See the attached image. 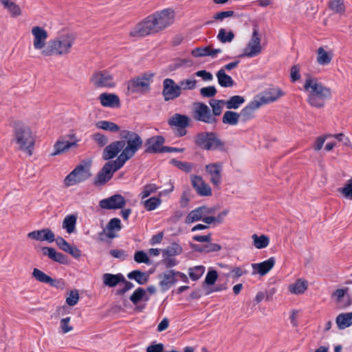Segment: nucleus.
I'll return each instance as SVG.
<instances>
[{
    "instance_id": "nucleus-17",
    "label": "nucleus",
    "mask_w": 352,
    "mask_h": 352,
    "mask_svg": "<svg viewBox=\"0 0 352 352\" xmlns=\"http://www.w3.org/2000/svg\"><path fill=\"white\" fill-rule=\"evenodd\" d=\"M206 170L210 175V182L214 186L218 187L222 181L221 171H222V164L221 163H211L206 166Z\"/></svg>"
},
{
    "instance_id": "nucleus-52",
    "label": "nucleus",
    "mask_w": 352,
    "mask_h": 352,
    "mask_svg": "<svg viewBox=\"0 0 352 352\" xmlns=\"http://www.w3.org/2000/svg\"><path fill=\"white\" fill-rule=\"evenodd\" d=\"M161 202L160 198L152 197L144 201V208L148 211L153 210L160 205Z\"/></svg>"
},
{
    "instance_id": "nucleus-49",
    "label": "nucleus",
    "mask_w": 352,
    "mask_h": 352,
    "mask_svg": "<svg viewBox=\"0 0 352 352\" xmlns=\"http://www.w3.org/2000/svg\"><path fill=\"white\" fill-rule=\"evenodd\" d=\"M329 6L336 13L343 14L345 12L343 0H331L329 1Z\"/></svg>"
},
{
    "instance_id": "nucleus-29",
    "label": "nucleus",
    "mask_w": 352,
    "mask_h": 352,
    "mask_svg": "<svg viewBox=\"0 0 352 352\" xmlns=\"http://www.w3.org/2000/svg\"><path fill=\"white\" fill-rule=\"evenodd\" d=\"M274 264L275 258L274 257H270L269 259L263 262L260 263H254L252 265L254 270H256L258 274L263 276L274 267Z\"/></svg>"
},
{
    "instance_id": "nucleus-54",
    "label": "nucleus",
    "mask_w": 352,
    "mask_h": 352,
    "mask_svg": "<svg viewBox=\"0 0 352 352\" xmlns=\"http://www.w3.org/2000/svg\"><path fill=\"white\" fill-rule=\"evenodd\" d=\"M91 138L100 147L106 146L109 141L108 138L100 133H96L93 134Z\"/></svg>"
},
{
    "instance_id": "nucleus-37",
    "label": "nucleus",
    "mask_w": 352,
    "mask_h": 352,
    "mask_svg": "<svg viewBox=\"0 0 352 352\" xmlns=\"http://www.w3.org/2000/svg\"><path fill=\"white\" fill-rule=\"evenodd\" d=\"M4 8L7 9L12 16L16 17L21 14L20 7L10 0H0Z\"/></svg>"
},
{
    "instance_id": "nucleus-2",
    "label": "nucleus",
    "mask_w": 352,
    "mask_h": 352,
    "mask_svg": "<svg viewBox=\"0 0 352 352\" xmlns=\"http://www.w3.org/2000/svg\"><path fill=\"white\" fill-rule=\"evenodd\" d=\"M303 87L308 92L307 102L312 107L322 108L325 101L331 97V89L323 85L316 78L308 76Z\"/></svg>"
},
{
    "instance_id": "nucleus-48",
    "label": "nucleus",
    "mask_w": 352,
    "mask_h": 352,
    "mask_svg": "<svg viewBox=\"0 0 352 352\" xmlns=\"http://www.w3.org/2000/svg\"><path fill=\"white\" fill-rule=\"evenodd\" d=\"M32 275L33 278L41 283L48 284V282L51 281L50 276L38 268L33 269Z\"/></svg>"
},
{
    "instance_id": "nucleus-55",
    "label": "nucleus",
    "mask_w": 352,
    "mask_h": 352,
    "mask_svg": "<svg viewBox=\"0 0 352 352\" xmlns=\"http://www.w3.org/2000/svg\"><path fill=\"white\" fill-rule=\"evenodd\" d=\"M339 191L346 198L352 199V177L347 181L343 188L339 189Z\"/></svg>"
},
{
    "instance_id": "nucleus-25",
    "label": "nucleus",
    "mask_w": 352,
    "mask_h": 352,
    "mask_svg": "<svg viewBox=\"0 0 352 352\" xmlns=\"http://www.w3.org/2000/svg\"><path fill=\"white\" fill-rule=\"evenodd\" d=\"M100 103L103 107H118L120 102L119 97L114 94L102 93L100 95Z\"/></svg>"
},
{
    "instance_id": "nucleus-28",
    "label": "nucleus",
    "mask_w": 352,
    "mask_h": 352,
    "mask_svg": "<svg viewBox=\"0 0 352 352\" xmlns=\"http://www.w3.org/2000/svg\"><path fill=\"white\" fill-rule=\"evenodd\" d=\"M78 140L69 142L61 140H58L57 142L54 145V152L52 153V155H59L61 153L68 150L69 148L73 146H77Z\"/></svg>"
},
{
    "instance_id": "nucleus-1",
    "label": "nucleus",
    "mask_w": 352,
    "mask_h": 352,
    "mask_svg": "<svg viewBox=\"0 0 352 352\" xmlns=\"http://www.w3.org/2000/svg\"><path fill=\"white\" fill-rule=\"evenodd\" d=\"M174 19V11L170 8L157 11L138 23L130 32V35L144 37L158 33L172 25Z\"/></svg>"
},
{
    "instance_id": "nucleus-38",
    "label": "nucleus",
    "mask_w": 352,
    "mask_h": 352,
    "mask_svg": "<svg viewBox=\"0 0 352 352\" xmlns=\"http://www.w3.org/2000/svg\"><path fill=\"white\" fill-rule=\"evenodd\" d=\"M129 279H134L138 284L144 285L148 280V277L145 272L140 270H133L127 274Z\"/></svg>"
},
{
    "instance_id": "nucleus-64",
    "label": "nucleus",
    "mask_w": 352,
    "mask_h": 352,
    "mask_svg": "<svg viewBox=\"0 0 352 352\" xmlns=\"http://www.w3.org/2000/svg\"><path fill=\"white\" fill-rule=\"evenodd\" d=\"M164 346L162 343L152 344L147 346L146 352H164Z\"/></svg>"
},
{
    "instance_id": "nucleus-6",
    "label": "nucleus",
    "mask_w": 352,
    "mask_h": 352,
    "mask_svg": "<svg viewBox=\"0 0 352 352\" xmlns=\"http://www.w3.org/2000/svg\"><path fill=\"white\" fill-rule=\"evenodd\" d=\"M91 160H83L65 178V184L67 186L85 182L92 175L91 173Z\"/></svg>"
},
{
    "instance_id": "nucleus-53",
    "label": "nucleus",
    "mask_w": 352,
    "mask_h": 352,
    "mask_svg": "<svg viewBox=\"0 0 352 352\" xmlns=\"http://www.w3.org/2000/svg\"><path fill=\"white\" fill-rule=\"evenodd\" d=\"M197 80L195 79H184L179 82L180 91L192 90L196 87Z\"/></svg>"
},
{
    "instance_id": "nucleus-18",
    "label": "nucleus",
    "mask_w": 352,
    "mask_h": 352,
    "mask_svg": "<svg viewBox=\"0 0 352 352\" xmlns=\"http://www.w3.org/2000/svg\"><path fill=\"white\" fill-rule=\"evenodd\" d=\"M191 183L198 195L201 196H210L212 195L211 188L203 180L201 177L192 176Z\"/></svg>"
},
{
    "instance_id": "nucleus-61",
    "label": "nucleus",
    "mask_w": 352,
    "mask_h": 352,
    "mask_svg": "<svg viewBox=\"0 0 352 352\" xmlns=\"http://www.w3.org/2000/svg\"><path fill=\"white\" fill-rule=\"evenodd\" d=\"M79 300V294L77 290L71 291L69 296L67 298L66 302L69 306L76 305Z\"/></svg>"
},
{
    "instance_id": "nucleus-8",
    "label": "nucleus",
    "mask_w": 352,
    "mask_h": 352,
    "mask_svg": "<svg viewBox=\"0 0 352 352\" xmlns=\"http://www.w3.org/2000/svg\"><path fill=\"white\" fill-rule=\"evenodd\" d=\"M192 115L195 120L214 126L218 121L217 118L211 114V109L203 102L194 103Z\"/></svg>"
},
{
    "instance_id": "nucleus-11",
    "label": "nucleus",
    "mask_w": 352,
    "mask_h": 352,
    "mask_svg": "<svg viewBox=\"0 0 352 352\" xmlns=\"http://www.w3.org/2000/svg\"><path fill=\"white\" fill-rule=\"evenodd\" d=\"M285 95V92L278 87H270L265 89L255 99L261 106L276 101Z\"/></svg>"
},
{
    "instance_id": "nucleus-15",
    "label": "nucleus",
    "mask_w": 352,
    "mask_h": 352,
    "mask_svg": "<svg viewBox=\"0 0 352 352\" xmlns=\"http://www.w3.org/2000/svg\"><path fill=\"white\" fill-rule=\"evenodd\" d=\"M125 146V141L117 140L107 145L103 150L102 158L104 160H109L118 155V154L123 151Z\"/></svg>"
},
{
    "instance_id": "nucleus-51",
    "label": "nucleus",
    "mask_w": 352,
    "mask_h": 352,
    "mask_svg": "<svg viewBox=\"0 0 352 352\" xmlns=\"http://www.w3.org/2000/svg\"><path fill=\"white\" fill-rule=\"evenodd\" d=\"M170 163L186 173H190L192 168V164L190 162H182L176 159H172Z\"/></svg>"
},
{
    "instance_id": "nucleus-35",
    "label": "nucleus",
    "mask_w": 352,
    "mask_h": 352,
    "mask_svg": "<svg viewBox=\"0 0 352 352\" xmlns=\"http://www.w3.org/2000/svg\"><path fill=\"white\" fill-rule=\"evenodd\" d=\"M261 45L248 43L240 57H254L261 52Z\"/></svg>"
},
{
    "instance_id": "nucleus-41",
    "label": "nucleus",
    "mask_w": 352,
    "mask_h": 352,
    "mask_svg": "<svg viewBox=\"0 0 352 352\" xmlns=\"http://www.w3.org/2000/svg\"><path fill=\"white\" fill-rule=\"evenodd\" d=\"M182 252V248L177 243H173L168 246L166 249L162 250L163 257L174 256L179 255Z\"/></svg>"
},
{
    "instance_id": "nucleus-60",
    "label": "nucleus",
    "mask_w": 352,
    "mask_h": 352,
    "mask_svg": "<svg viewBox=\"0 0 352 352\" xmlns=\"http://www.w3.org/2000/svg\"><path fill=\"white\" fill-rule=\"evenodd\" d=\"M121 221L118 218L111 219L107 226V229L109 231H119L121 230Z\"/></svg>"
},
{
    "instance_id": "nucleus-3",
    "label": "nucleus",
    "mask_w": 352,
    "mask_h": 352,
    "mask_svg": "<svg viewBox=\"0 0 352 352\" xmlns=\"http://www.w3.org/2000/svg\"><path fill=\"white\" fill-rule=\"evenodd\" d=\"M120 136L125 141V146L118 159L124 164L142 146L143 140L138 133L128 130L121 131Z\"/></svg>"
},
{
    "instance_id": "nucleus-44",
    "label": "nucleus",
    "mask_w": 352,
    "mask_h": 352,
    "mask_svg": "<svg viewBox=\"0 0 352 352\" xmlns=\"http://www.w3.org/2000/svg\"><path fill=\"white\" fill-rule=\"evenodd\" d=\"M245 102V99L241 96H232L229 100H225V105L228 109H236Z\"/></svg>"
},
{
    "instance_id": "nucleus-22",
    "label": "nucleus",
    "mask_w": 352,
    "mask_h": 352,
    "mask_svg": "<svg viewBox=\"0 0 352 352\" xmlns=\"http://www.w3.org/2000/svg\"><path fill=\"white\" fill-rule=\"evenodd\" d=\"M208 140L209 144L207 146V151H219L221 152L227 151L226 142L221 140L216 133L210 132Z\"/></svg>"
},
{
    "instance_id": "nucleus-31",
    "label": "nucleus",
    "mask_w": 352,
    "mask_h": 352,
    "mask_svg": "<svg viewBox=\"0 0 352 352\" xmlns=\"http://www.w3.org/2000/svg\"><path fill=\"white\" fill-rule=\"evenodd\" d=\"M133 305H137L141 300L147 302L150 297L146 294V291L142 287L137 288L129 298Z\"/></svg>"
},
{
    "instance_id": "nucleus-24",
    "label": "nucleus",
    "mask_w": 352,
    "mask_h": 352,
    "mask_svg": "<svg viewBox=\"0 0 352 352\" xmlns=\"http://www.w3.org/2000/svg\"><path fill=\"white\" fill-rule=\"evenodd\" d=\"M190 122V118L188 116L175 113L168 119V124L177 128H186L189 126Z\"/></svg>"
},
{
    "instance_id": "nucleus-58",
    "label": "nucleus",
    "mask_w": 352,
    "mask_h": 352,
    "mask_svg": "<svg viewBox=\"0 0 352 352\" xmlns=\"http://www.w3.org/2000/svg\"><path fill=\"white\" fill-rule=\"evenodd\" d=\"M134 260L135 262L138 263H146L149 264L150 263V259L146 254V252L144 251H137L134 254Z\"/></svg>"
},
{
    "instance_id": "nucleus-56",
    "label": "nucleus",
    "mask_w": 352,
    "mask_h": 352,
    "mask_svg": "<svg viewBox=\"0 0 352 352\" xmlns=\"http://www.w3.org/2000/svg\"><path fill=\"white\" fill-rule=\"evenodd\" d=\"M157 186L154 184H149L146 185L144 187L143 190L140 193L141 199H144L148 197L152 193L155 192L157 190Z\"/></svg>"
},
{
    "instance_id": "nucleus-59",
    "label": "nucleus",
    "mask_w": 352,
    "mask_h": 352,
    "mask_svg": "<svg viewBox=\"0 0 352 352\" xmlns=\"http://www.w3.org/2000/svg\"><path fill=\"white\" fill-rule=\"evenodd\" d=\"M218 278L217 272L214 270H210L206 274L205 278L204 283L206 285H213Z\"/></svg>"
},
{
    "instance_id": "nucleus-21",
    "label": "nucleus",
    "mask_w": 352,
    "mask_h": 352,
    "mask_svg": "<svg viewBox=\"0 0 352 352\" xmlns=\"http://www.w3.org/2000/svg\"><path fill=\"white\" fill-rule=\"evenodd\" d=\"M28 238L36 241H47L48 242H53L55 240V235L54 232L47 228L40 230H35L28 234Z\"/></svg>"
},
{
    "instance_id": "nucleus-62",
    "label": "nucleus",
    "mask_w": 352,
    "mask_h": 352,
    "mask_svg": "<svg viewBox=\"0 0 352 352\" xmlns=\"http://www.w3.org/2000/svg\"><path fill=\"white\" fill-rule=\"evenodd\" d=\"M234 12L232 10L222 11L214 14L213 19L216 21H222L224 19L232 16Z\"/></svg>"
},
{
    "instance_id": "nucleus-33",
    "label": "nucleus",
    "mask_w": 352,
    "mask_h": 352,
    "mask_svg": "<svg viewBox=\"0 0 352 352\" xmlns=\"http://www.w3.org/2000/svg\"><path fill=\"white\" fill-rule=\"evenodd\" d=\"M210 132L198 133L194 138V143L197 146L201 149L207 150V146L209 144V135Z\"/></svg>"
},
{
    "instance_id": "nucleus-39",
    "label": "nucleus",
    "mask_w": 352,
    "mask_h": 352,
    "mask_svg": "<svg viewBox=\"0 0 352 352\" xmlns=\"http://www.w3.org/2000/svg\"><path fill=\"white\" fill-rule=\"evenodd\" d=\"M209 104L211 107V114L214 115V118L221 114L223 110V105L225 104L224 100L212 99L209 100Z\"/></svg>"
},
{
    "instance_id": "nucleus-14",
    "label": "nucleus",
    "mask_w": 352,
    "mask_h": 352,
    "mask_svg": "<svg viewBox=\"0 0 352 352\" xmlns=\"http://www.w3.org/2000/svg\"><path fill=\"white\" fill-rule=\"evenodd\" d=\"M164 142L165 139L162 135H155L148 138L144 143L145 153H163L164 151L163 149L166 146H163Z\"/></svg>"
},
{
    "instance_id": "nucleus-7",
    "label": "nucleus",
    "mask_w": 352,
    "mask_h": 352,
    "mask_svg": "<svg viewBox=\"0 0 352 352\" xmlns=\"http://www.w3.org/2000/svg\"><path fill=\"white\" fill-rule=\"evenodd\" d=\"M123 166L124 164L118 158L115 160L107 162L97 173L94 180V184L95 186L104 185L113 177L114 173Z\"/></svg>"
},
{
    "instance_id": "nucleus-46",
    "label": "nucleus",
    "mask_w": 352,
    "mask_h": 352,
    "mask_svg": "<svg viewBox=\"0 0 352 352\" xmlns=\"http://www.w3.org/2000/svg\"><path fill=\"white\" fill-rule=\"evenodd\" d=\"M332 59V56L327 53L322 47L318 49L317 61L320 65H325L329 64Z\"/></svg>"
},
{
    "instance_id": "nucleus-63",
    "label": "nucleus",
    "mask_w": 352,
    "mask_h": 352,
    "mask_svg": "<svg viewBox=\"0 0 352 352\" xmlns=\"http://www.w3.org/2000/svg\"><path fill=\"white\" fill-rule=\"evenodd\" d=\"M54 241H56L57 245L65 252H67L72 246L61 236H58L57 238H55Z\"/></svg>"
},
{
    "instance_id": "nucleus-12",
    "label": "nucleus",
    "mask_w": 352,
    "mask_h": 352,
    "mask_svg": "<svg viewBox=\"0 0 352 352\" xmlns=\"http://www.w3.org/2000/svg\"><path fill=\"white\" fill-rule=\"evenodd\" d=\"M179 85L171 78H166L163 81L162 95L165 101L174 100L181 96Z\"/></svg>"
},
{
    "instance_id": "nucleus-50",
    "label": "nucleus",
    "mask_w": 352,
    "mask_h": 352,
    "mask_svg": "<svg viewBox=\"0 0 352 352\" xmlns=\"http://www.w3.org/2000/svg\"><path fill=\"white\" fill-rule=\"evenodd\" d=\"M234 38V34L232 31L226 32V30L223 28L219 30V34L217 35V38L223 43L231 42Z\"/></svg>"
},
{
    "instance_id": "nucleus-43",
    "label": "nucleus",
    "mask_w": 352,
    "mask_h": 352,
    "mask_svg": "<svg viewBox=\"0 0 352 352\" xmlns=\"http://www.w3.org/2000/svg\"><path fill=\"white\" fill-rule=\"evenodd\" d=\"M96 126L98 129L116 133L120 131V126L114 122L100 120L96 122Z\"/></svg>"
},
{
    "instance_id": "nucleus-36",
    "label": "nucleus",
    "mask_w": 352,
    "mask_h": 352,
    "mask_svg": "<svg viewBox=\"0 0 352 352\" xmlns=\"http://www.w3.org/2000/svg\"><path fill=\"white\" fill-rule=\"evenodd\" d=\"M77 221V216L75 214L67 215L63 221L62 227L65 229L69 234L73 233L76 230V224Z\"/></svg>"
},
{
    "instance_id": "nucleus-19",
    "label": "nucleus",
    "mask_w": 352,
    "mask_h": 352,
    "mask_svg": "<svg viewBox=\"0 0 352 352\" xmlns=\"http://www.w3.org/2000/svg\"><path fill=\"white\" fill-rule=\"evenodd\" d=\"M159 278H160L159 285L162 292L168 290L177 281L173 270L166 271L160 274Z\"/></svg>"
},
{
    "instance_id": "nucleus-30",
    "label": "nucleus",
    "mask_w": 352,
    "mask_h": 352,
    "mask_svg": "<svg viewBox=\"0 0 352 352\" xmlns=\"http://www.w3.org/2000/svg\"><path fill=\"white\" fill-rule=\"evenodd\" d=\"M339 329H344L352 325V312L340 314L336 320Z\"/></svg>"
},
{
    "instance_id": "nucleus-26",
    "label": "nucleus",
    "mask_w": 352,
    "mask_h": 352,
    "mask_svg": "<svg viewBox=\"0 0 352 352\" xmlns=\"http://www.w3.org/2000/svg\"><path fill=\"white\" fill-rule=\"evenodd\" d=\"M348 288L338 289L333 293V296L336 298L338 303L342 307H346L351 305L352 300L349 295L346 296Z\"/></svg>"
},
{
    "instance_id": "nucleus-9",
    "label": "nucleus",
    "mask_w": 352,
    "mask_h": 352,
    "mask_svg": "<svg viewBox=\"0 0 352 352\" xmlns=\"http://www.w3.org/2000/svg\"><path fill=\"white\" fill-rule=\"evenodd\" d=\"M89 81L96 88H113L116 85L113 75L107 69L95 71Z\"/></svg>"
},
{
    "instance_id": "nucleus-40",
    "label": "nucleus",
    "mask_w": 352,
    "mask_h": 352,
    "mask_svg": "<svg viewBox=\"0 0 352 352\" xmlns=\"http://www.w3.org/2000/svg\"><path fill=\"white\" fill-rule=\"evenodd\" d=\"M203 210H204V208L200 206L190 211L186 218V223L189 224L195 221L202 220L204 217Z\"/></svg>"
},
{
    "instance_id": "nucleus-42",
    "label": "nucleus",
    "mask_w": 352,
    "mask_h": 352,
    "mask_svg": "<svg viewBox=\"0 0 352 352\" xmlns=\"http://www.w3.org/2000/svg\"><path fill=\"white\" fill-rule=\"evenodd\" d=\"M253 239V244L257 249H263L266 248L270 243V238L264 234L261 236H258L256 234H254L252 236Z\"/></svg>"
},
{
    "instance_id": "nucleus-32",
    "label": "nucleus",
    "mask_w": 352,
    "mask_h": 352,
    "mask_svg": "<svg viewBox=\"0 0 352 352\" xmlns=\"http://www.w3.org/2000/svg\"><path fill=\"white\" fill-rule=\"evenodd\" d=\"M239 121V114L236 111H226L222 118V122L228 125L236 126Z\"/></svg>"
},
{
    "instance_id": "nucleus-23",
    "label": "nucleus",
    "mask_w": 352,
    "mask_h": 352,
    "mask_svg": "<svg viewBox=\"0 0 352 352\" xmlns=\"http://www.w3.org/2000/svg\"><path fill=\"white\" fill-rule=\"evenodd\" d=\"M43 255L47 256L53 261L59 263L60 264H67L68 257L67 255L60 252H57L54 248L43 247L42 248Z\"/></svg>"
},
{
    "instance_id": "nucleus-4",
    "label": "nucleus",
    "mask_w": 352,
    "mask_h": 352,
    "mask_svg": "<svg viewBox=\"0 0 352 352\" xmlns=\"http://www.w3.org/2000/svg\"><path fill=\"white\" fill-rule=\"evenodd\" d=\"M74 42V38L69 34L52 39L48 41L47 46L42 50L41 54L44 56L67 54L70 52Z\"/></svg>"
},
{
    "instance_id": "nucleus-16",
    "label": "nucleus",
    "mask_w": 352,
    "mask_h": 352,
    "mask_svg": "<svg viewBox=\"0 0 352 352\" xmlns=\"http://www.w3.org/2000/svg\"><path fill=\"white\" fill-rule=\"evenodd\" d=\"M32 34L34 36L33 45L35 50H43L48 37L47 32L43 28L34 26L32 29Z\"/></svg>"
},
{
    "instance_id": "nucleus-10",
    "label": "nucleus",
    "mask_w": 352,
    "mask_h": 352,
    "mask_svg": "<svg viewBox=\"0 0 352 352\" xmlns=\"http://www.w3.org/2000/svg\"><path fill=\"white\" fill-rule=\"evenodd\" d=\"M153 76V73H144L141 76L130 80L127 82L128 91L134 94L144 90L148 91L150 89V81Z\"/></svg>"
},
{
    "instance_id": "nucleus-13",
    "label": "nucleus",
    "mask_w": 352,
    "mask_h": 352,
    "mask_svg": "<svg viewBox=\"0 0 352 352\" xmlns=\"http://www.w3.org/2000/svg\"><path fill=\"white\" fill-rule=\"evenodd\" d=\"M125 205L126 199L120 194L112 195L110 197L100 200L99 202L100 207L107 210L121 209Z\"/></svg>"
},
{
    "instance_id": "nucleus-5",
    "label": "nucleus",
    "mask_w": 352,
    "mask_h": 352,
    "mask_svg": "<svg viewBox=\"0 0 352 352\" xmlns=\"http://www.w3.org/2000/svg\"><path fill=\"white\" fill-rule=\"evenodd\" d=\"M13 126L15 140L19 145V148L27 152L29 155H32L34 139L30 129L19 121L14 122Z\"/></svg>"
},
{
    "instance_id": "nucleus-45",
    "label": "nucleus",
    "mask_w": 352,
    "mask_h": 352,
    "mask_svg": "<svg viewBox=\"0 0 352 352\" xmlns=\"http://www.w3.org/2000/svg\"><path fill=\"white\" fill-rule=\"evenodd\" d=\"M289 290L292 293L299 294H302L307 288L306 280L298 279L294 284L290 285Z\"/></svg>"
},
{
    "instance_id": "nucleus-57",
    "label": "nucleus",
    "mask_w": 352,
    "mask_h": 352,
    "mask_svg": "<svg viewBox=\"0 0 352 352\" xmlns=\"http://www.w3.org/2000/svg\"><path fill=\"white\" fill-rule=\"evenodd\" d=\"M217 93V90L214 86H208L203 87L200 89V94L204 98L214 97Z\"/></svg>"
},
{
    "instance_id": "nucleus-47",
    "label": "nucleus",
    "mask_w": 352,
    "mask_h": 352,
    "mask_svg": "<svg viewBox=\"0 0 352 352\" xmlns=\"http://www.w3.org/2000/svg\"><path fill=\"white\" fill-rule=\"evenodd\" d=\"M205 272V267L202 265L195 266L189 269L188 274L192 280H197Z\"/></svg>"
},
{
    "instance_id": "nucleus-20",
    "label": "nucleus",
    "mask_w": 352,
    "mask_h": 352,
    "mask_svg": "<svg viewBox=\"0 0 352 352\" xmlns=\"http://www.w3.org/2000/svg\"><path fill=\"white\" fill-rule=\"evenodd\" d=\"M261 107V103H258L254 98L247 106H245L240 113H239L240 120L243 122H246L247 121L252 119L254 117L255 110L258 109Z\"/></svg>"
},
{
    "instance_id": "nucleus-27",
    "label": "nucleus",
    "mask_w": 352,
    "mask_h": 352,
    "mask_svg": "<svg viewBox=\"0 0 352 352\" xmlns=\"http://www.w3.org/2000/svg\"><path fill=\"white\" fill-rule=\"evenodd\" d=\"M102 281L104 285L113 287L121 281H125V278L122 274H112L106 273L102 276Z\"/></svg>"
},
{
    "instance_id": "nucleus-34",
    "label": "nucleus",
    "mask_w": 352,
    "mask_h": 352,
    "mask_svg": "<svg viewBox=\"0 0 352 352\" xmlns=\"http://www.w3.org/2000/svg\"><path fill=\"white\" fill-rule=\"evenodd\" d=\"M216 76L217 77L219 84L223 87H232L234 84L232 78L226 74L223 69L219 70Z\"/></svg>"
}]
</instances>
